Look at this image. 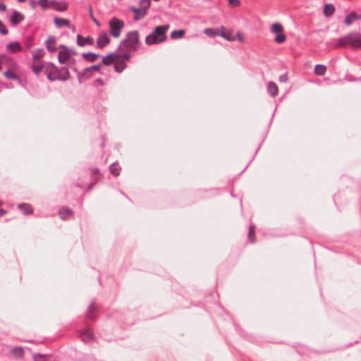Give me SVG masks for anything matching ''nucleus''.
I'll use <instances>...</instances> for the list:
<instances>
[{
    "label": "nucleus",
    "instance_id": "49",
    "mask_svg": "<svg viewBox=\"0 0 361 361\" xmlns=\"http://www.w3.org/2000/svg\"><path fill=\"white\" fill-rule=\"evenodd\" d=\"M20 3H23L24 1H25L26 0H18Z\"/></svg>",
    "mask_w": 361,
    "mask_h": 361
},
{
    "label": "nucleus",
    "instance_id": "16",
    "mask_svg": "<svg viewBox=\"0 0 361 361\" xmlns=\"http://www.w3.org/2000/svg\"><path fill=\"white\" fill-rule=\"evenodd\" d=\"M114 69L118 73L122 72L126 67V65L123 60L120 59L118 56V58L116 59V61H114Z\"/></svg>",
    "mask_w": 361,
    "mask_h": 361
},
{
    "label": "nucleus",
    "instance_id": "33",
    "mask_svg": "<svg viewBox=\"0 0 361 361\" xmlns=\"http://www.w3.org/2000/svg\"><path fill=\"white\" fill-rule=\"evenodd\" d=\"M38 4L44 10L51 8V1H49V0H39Z\"/></svg>",
    "mask_w": 361,
    "mask_h": 361
},
{
    "label": "nucleus",
    "instance_id": "17",
    "mask_svg": "<svg viewBox=\"0 0 361 361\" xmlns=\"http://www.w3.org/2000/svg\"><path fill=\"white\" fill-rule=\"evenodd\" d=\"M327 68L325 65L317 64L314 66V73L316 75L322 76L326 73Z\"/></svg>",
    "mask_w": 361,
    "mask_h": 361
},
{
    "label": "nucleus",
    "instance_id": "23",
    "mask_svg": "<svg viewBox=\"0 0 361 361\" xmlns=\"http://www.w3.org/2000/svg\"><path fill=\"white\" fill-rule=\"evenodd\" d=\"M12 355L17 359H21L24 356V350L21 347H14L11 350Z\"/></svg>",
    "mask_w": 361,
    "mask_h": 361
},
{
    "label": "nucleus",
    "instance_id": "38",
    "mask_svg": "<svg viewBox=\"0 0 361 361\" xmlns=\"http://www.w3.org/2000/svg\"><path fill=\"white\" fill-rule=\"evenodd\" d=\"M229 6L232 8L240 6V1L239 0H228Z\"/></svg>",
    "mask_w": 361,
    "mask_h": 361
},
{
    "label": "nucleus",
    "instance_id": "45",
    "mask_svg": "<svg viewBox=\"0 0 361 361\" xmlns=\"http://www.w3.org/2000/svg\"><path fill=\"white\" fill-rule=\"evenodd\" d=\"M6 214V211L0 208V216H2L3 215Z\"/></svg>",
    "mask_w": 361,
    "mask_h": 361
},
{
    "label": "nucleus",
    "instance_id": "2",
    "mask_svg": "<svg viewBox=\"0 0 361 361\" xmlns=\"http://www.w3.org/2000/svg\"><path fill=\"white\" fill-rule=\"evenodd\" d=\"M169 29V25L157 26L152 33L145 37V43L152 45L165 41L166 39V33Z\"/></svg>",
    "mask_w": 361,
    "mask_h": 361
},
{
    "label": "nucleus",
    "instance_id": "5",
    "mask_svg": "<svg viewBox=\"0 0 361 361\" xmlns=\"http://www.w3.org/2000/svg\"><path fill=\"white\" fill-rule=\"evenodd\" d=\"M271 31L276 34L275 42L277 43H283L286 41V37L283 34V27L281 23H274L271 26Z\"/></svg>",
    "mask_w": 361,
    "mask_h": 361
},
{
    "label": "nucleus",
    "instance_id": "15",
    "mask_svg": "<svg viewBox=\"0 0 361 361\" xmlns=\"http://www.w3.org/2000/svg\"><path fill=\"white\" fill-rule=\"evenodd\" d=\"M44 51L42 49H37L32 51L33 63H36L44 56Z\"/></svg>",
    "mask_w": 361,
    "mask_h": 361
},
{
    "label": "nucleus",
    "instance_id": "36",
    "mask_svg": "<svg viewBox=\"0 0 361 361\" xmlns=\"http://www.w3.org/2000/svg\"><path fill=\"white\" fill-rule=\"evenodd\" d=\"M111 172L113 175L115 176H117L119 175L120 169H118V165L114 164L110 167Z\"/></svg>",
    "mask_w": 361,
    "mask_h": 361
},
{
    "label": "nucleus",
    "instance_id": "35",
    "mask_svg": "<svg viewBox=\"0 0 361 361\" xmlns=\"http://www.w3.org/2000/svg\"><path fill=\"white\" fill-rule=\"evenodd\" d=\"M48 71H51L52 73V75H57L58 74L57 68L51 63L49 65L46 70L47 75L48 74Z\"/></svg>",
    "mask_w": 361,
    "mask_h": 361
},
{
    "label": "nucleus",
    "instance_id": "7",
    "mask_svg": "<svg viewBox=\"0 0 361 361\" xmlns=\"http://www.w3.org/2000/svg\"><path fill=\"white\" fill-rule=\"evenodd\" d=\"M79 334H80V337L81 338V340L84 343H90L92 341H93L94 338L93 331L89 328L80 330Z\"/></svg>",
    "mask_w": 361,
    "mask_h": 361
},
{
    "label": "nucleus",
    "instance_id": "12",
    "mask_svg": "<svg viewBox=\"0 0 361 361\" xmlns=\"http://www.w3.org/2000/svg\"><path fill=\"white\" fill-rule=\"evenodd\" d=\"M51 8H53L58 11H64L68 8V4L63 1L58 2L56 1H51Z\"/></svg>",
    "mask_w": 361,
    "mask_h": 361
},
{
    "label": "nucleus",
    "instance_id": "27",
    "mask_svg": "<svg viewBox=\"0 0 361 361\" xmlns=\"http://www.w3.org/2000/svg\"><path fill=\"white\" fill-rule=\"evenodd\" d=\"M185 35V30H173L171 33V38L173 39H180Z\"/></svg>",
    "mask_w": 361,
    "mask_h": 361
},
{
    "label": "nucleus",
    "instance_id": "40",
    "mask_svg": "<svg viewBox=\"0 0 361 361\" xmlns=\"http://www.w3.org/2000/svg\"><path fill=\"white\" fill-rule=\"evenodd\" d=\"M0 32L3 35H6L8 33V30L1 21H0Z\"/></svg>",
    "mask_w": 361,
    "mask_h": 361
},
{
    "label": "nucleus",
    "instance_id": "26",
    "mask_svg": "<svg viewBox=\"0 0 361 361\" xmlns=\"http://www.w3.org/2000/svg\"><path fill=\"white\" fill-rule=\"evenodd\" d=\"M203 32L209 37H214L216 36L219 35L220 30L219 31L214 28L207 27L204 30Z\"/></svg>",
    "mask_w": 361,
    "mask_h": 361
},
{
    "label": "nucleus",
    "instance_id": "37",
    "mask_svg": "<svg viewBox=\"0 0 361 361\" xmlns=\"http://www.w3.org/2000/svg\"><path fill=\"white\" fill-rule=\"evenodd\" d=\"M235 39H238L240 42L241 43H245V35L244 34L240 32V31H238L237 33H236V35H235Z\"/></svg>",
    "mask_w": 361,
    "mask_h": 361
},
{
    "label": "nucleus",
    "instance_id": "41",
    "mask_svg": "<svg viewBox=\"0 0 361 361\" xmlns=\"http://www.w3.org/2000/svg\"><path fill=\"white\" fill-rule=\"evenodd\" d=\"M29 4L32 9L35 8L36 6V1L35 0H30Z\"/></svg>",
    "mask_w": 361,
    "mask_h": 361
},
{
    "label": "nucleus",
    "instance_id": "43",
    "mask_svg": "<svg viewBox=\"0 0 361 361\" xmlns=\"http://www.w3.org/2000/svg\"><path fill=\"white\" fill-rule=\"evenodd\" d=\"M100 67H101L100 65H97V66H94L91 67L90 68L94 71H99Z\"/></svg>",
    "mask_w": 361,
    "mask_h": 361
},
{
    "label": "nucleus",
    "instance_id": "22",
    "mask_svg": "<svg viewBox=\"0 0 361 361\" xmlns=\"http://www.w3.org/2000/svg\"><path fill=\"white\" fill-rule=\"evenodd\" d=\"M267 90L269 93L273 97H275L278 94L279 88L277 85L274 82H269Z\"/></svg>",
    "mask_w": 361,
    "mask_h": 361
},
{
    "label": "nucleus",
    "instance_id": "9",
    "mask_svg": "<svg viewBox=\"0 0 361 361\" xmlns=\"http://www.w3.org/2000/svg\"><path fill=\"white\" fill-rule=\"evenodd\" d=\"M219 36L222 37L224 39L229 42H233L235 40V37L233 35V30L227 29L224 26H221L220 27Z\"/></svg>",
    "mask_w": 361,
    "mask_h": 361
},
{
    "label": "nucleus",
    "instance_id": "42",
    "mask_svg": "<svg viewBox=\"0 0 361 361\" xmlns=\"http://www.w3.org/2000/svg\"><path fill=\"white\" fill-rule=\"evenodd\" d=\"M6 10V6L4 3L0 2V11H5Z\"/></svg>",
    "mask_w": 361,
    "mask_h": 361
},
{
    "label": "nucleus",
    "instance_id": "29",
    "mask_svg": "<svg viewBox=\"0 0 361 361\" xmlns=\"http://www.w3.org/2000/svg\"><path fill=\"white\" fill-rule=\"evenodd\" d=\"M18 208L24 214H30L33 212L32 207L28 204H19Z\"/></svg>",
    "mask_w": 361,
    "mask_h": 361
},
{
    "label": "nucleus",
    "instance_id": "1",
    "mask_svg": "<svg viewBox=\"0 0 361 361\" xmlns=\"http://www.w3.org/2000/svg\"><path fill=\"white\" fill-rule=\"evenodd\" d=\"M349 45L353 49H361V33L351 32L337 40L336 47L341 48Z\"/></svg>",
    "mask_w": 361,
    "mask_h": 361
},
{
    "label": "nucleus",
    "instance_id": "21",
    "mask_svg": "<svg viewBox=\"0 0 361 361\" xmlns=\"http://www.w3.org/2000/svg\"><path fill=\"white\" fill-rule=\"evenodd\" d=\"M77 43L79 46L82 47L86 45L87 44H92L93 43V39L90 37H83L81 35H78L77 37Z\"/></svg>",
    "mask_w": 361,
    "mask_h": 361
},
{
    "label": "nucleus",
    "instance_id": "44",
    "mask_svg": "<svg viewBox=\"0 0 361 361\" xmlns=\"http://www.w3.org/2000/svg\"><path fill=\"white\" fill-rule=\"evenodd\" d=\"M96 82L98 83L99 85L102 86L104 85V82L103 81L102 79L101 78H98L97 80H96Z\"/></svg>",
    "mask_w": 361,
    "mask_h": 361
},
{
    "label": "nucleus",
    "instance_id": "19",
    "mask_svg": "<svg viewBox=\"0 0 361 361\" xmlns=\"http://www.w3.org/2000/svg\"><path fill=\"white\" fill-rule=\"evenodd\" d=\"M335 12V7L331 4L324 5L323 13L326 17L331 16Z\"/></svg>",
    "mask_w": 361,
    "mask_h": 361
},
{
    "label": "nucleus",
    "instance_id": "20",
    "mask_svg": "<svg viewBox=\"0 0 361 361\" xmlns=\"http://www.w3.org/2000/svg\"><path fill=\"white\" fill-rule=\"evenodd\" d=\"M59 214L61 218L63 220L70 219L73 215L72 211L68 208L61 209Z\"/></svg>",
    "mask_w": 361,
    "mask_h": 361
},
{
    "label": "nucleus",
    "instance_id": "28",
    "mask_svg": "<svg viewBox=\"0 0 361 361\" xmlns=\"http://www.w3.org/2000/svg\"><path fill=\"white\" fill-rule=\"evenodd\" d=\"M54 23H55V25L58 27H63V26H68L69 20L67 19H64V18H55Z\"/></svg>",
    "mask_w": 361,
    "mask_h": 361
},
{
    "label": "nucleus",
    "instance_id": "48",
    "mask_svg": "<svg viewBox=\"0 0 361 361\" xmlns=\"http://www.w3.org/2000/svg\"><path fill=\"white\" fill-rule=\"evenodd\" d=\"M286 76H281L280 77V81L283 82L286 81Z\"/></svg>",
    "mask_w": 361,
    "mask_h": 361
},
{
    "label": "nucleus",
    "instance_id": "32",
    "mask_svg": "<svg viewBox=\"0 0 361 361\" xmlns=\"http://www.w3.org/2000/svg\"><path fill=\"white\" fill-rule=\"evenodd\" d=\"M255 227L254 226H250L249 228L248 238L251 243H254L255 241Z\"/></svg>",
    "mask_w": 361,
    "mask_h": 361
},
{
    "label": "nucleus",
    "instance_id": "3",
    "mask_svg": "<svg viewBox=\"0 0 361 361\" xmlns=\"http://www.w3.org/2000/svg\"><path fill=\"white\" fill-rule=\"evenodd\" d=\"M140 35L137 31L129 32L126 38L121 42L120 49L123 50V47L129 51H136L140 43Z\"/></svg>",
    "mask_w": 361,
    "mask_h": 361
},
{
    "label": "nucleus",
    "instance_id": "50",
    "mask_svg": "<svg viewBox=\"0 0 361 361\" xmlns=\"http://www.w3.org/2000/svg\"><path fill=\"white\" fill-rule=\"evenodd\" d=\"M90 16H91V18H92L93 15H92V12L91 11H90Z\"/></svg>",
    "mask_w": 361,
    "mask_h": 361
},
{
    "label": "nucleus",
    "instance_id": "13",
    "mask_svg": "<svg viewBox=\"0 0 361 361\" xmlns=\"http://www.w3.org/2000/svg\"><path fill=\"white\" fill-rule=\"evenodd\" d=\"M130 10L135 13V20H139L142 19L147 13V11L141 8L131 7Z\"/></svg>",
    "mask_w": 361,
    "mask_h": 361
},
{
    "label": "nucleus",
    "instance_id": "8",
    "mask_svg": "<svg viewBox=\"0 0 361 361\" xmlns=\"http://www.w3.org/2000/svg\"><path fill=\"white\" fill-rule=\"evenodd\" d=\"M58 59L61 63H67L71 59L70 51L65 47H62L59 51Z\"/></svg>",
    "mask_w": 361,
    "mask_h": 361
},
{
    "label": "nucleus",
    "instance_id": "46",
    "mask_svg": "<svg viewBox=\"0 0 361 361\" xmlns=\"http://www.w3.org/2000/svg\"><path fill=\"white\" fill-rule=\"evenodd\" d=\"M123 58L125 59V60H128L130 59V55L128 54H125L123 56Z\"/></svg>",
    "mask_w": 361,
    "mask_h": 361
},
{
    "label": "nucleus",
    "instance_id": "14",
    "mask_svg": "<svg viewBox=\"0 0 361 361\" xmlns=\"http://www.w3.org/2000/svg\"><path fill=\"white\" fill-rule=\"evenodd\" d=\"M23 19L24 16L21 13L15 11L10 18V21L13 25H17L23 20Z\"/></svg>",
    "mask_w": 361,
    "mask_h": 361
},
{
    "label": "nucleus",
    "instance_id": "4",
    "mask_svg": "<svg viewBox=\"0 0 361 361\" xmlns=\"http://www.w3.org/2000/svg\"><path fill=\"white\" fill-rule=\"evenodd\" d=\"M124 22L116 18H113L109 22V32L114 38L121 35V30L124 27Z\"/></svg>",
    "mask_w": 361,
    "mask_h": 361
},
{
    "label": "nucleus",
    "instance_id": "39",
    "mask_svg": "<svg viewBox=\"0 0 361 361\" xmlns=\"http://www.w3.org/2000/svg\"><path fill=\"white\" fill-rule=\"evenodd\" d=\"M4 75L8 79H13L16 78L15 74L12 71H5Z\"/></svg>",
    "mask_w": 361,
    "mask_h": 361
},
{
    "label": "nucleus",
    "instance_id": "30",
    "mask_svg": "<svg viewBox=\"0 0 361 361\" xmlns=\"http://www.w3.org/2000/svg\"><path fill=\"white\" fill-rule=\"evenodd\" d=\"M83 56L85 59H87L89 61L94 62L96 61L99 57V55L94 53H86L83 54Z\"/></svg>",
    "mask_w": 361,
    "mask_h": 361
},
{
    "label": "nucleus",
    "instance_id": "11",
    "mask_svg": "<svg viewBox=\"0 0 361 361\" xmlns=\"http://www.w3.org/2000/svg\"><path fill=\"white\" fill-rule=\"evenodd\" d=\"M110 42V39L106 33L99 35L97 39V44L99 48H104Z\"/></svg>",
    "mask_w": 361,
    "mask_h": 361
},
{
    "label": "nucleus",
    "instance_id": "10",
    "mask_svg": "<svg viewBox=\"0 0 361 361\" xmlns=\"http://www.w3.org/2000/svg\"><path fill=\"white\" fill-rule=\"evenodd\" d=\"M361 20V14H358L355 11L350 12L345 18L344 23L346 25H350L355 20Z\"/></svg>",
    "mask_w": 361,
    "mask_h": 361
},
{
    "label": "nucleus",
    "instance_id": "47",
    "mask_svg": "<svg viewBox=\"0 0 361 361\" xmlns=\"http://www.w3.org/2000/svg\"><path fill=\"white\" fill-rule=\"evenodd\" d=\"M92 20L94 22V23L97 25V26H99L100 24L94 18L92 17Z\"/></svg>",
    "mask_w": 361,
    "mask_h": 361
},
{
    "label": "nucleus",
    "instance_id": "34",
    "mask_svg": "<svg viewBox=\"0 0 361 361\" xmlns=\"http://www.w3.org/2000/svg\"><path fill=\"white\" fill-rule=\"evenodd\" d=\"M140 8L144 9L145 11L149 8L150 6L149 0H140Z\"/></svg>",
    "mask_w": 361,
    "mask_h": 361
},
{
    "label": "nucleus",
    "instance_id": "24",
    "mask_svg": "<svg viewBox=\"0 0 361 361\" xmlns=\"http://www.w3.org/2000/svg\"><path fill=\"white\" fill-rule=\"evenodd\" d=\"M47 49L51 51L54 52L56 50V41L53 37H49L46 42Z\"/></svg>",
    "mask_w": 361,
    "mask_h": 361
},
{
    "label": "nucleus",
    "instance_id": "18",
    "mask_svg": "<svg viewBox=\"0 0 361 361\" xmlns=\"http://www.w3.org/2000/svg\"><path fill=\"white\" fill-rule=\"evenodd\" d=\"M6 48L12 53L18 52L22 49L21 45L20 44L19 42H17L9 43L6 46Z\"/></svg>",
    "mask_w": 361,
    "mask_h": 361
},
{
    "label": "nucleus",
    "instance_id": "31",
    "mask_svg": "<svg viewBox=\"0 0 361 361\" xmlns=\"http://www.w3.org/2000/svg\"><path fill=\"white\" fill-rule=\"evenodd\" d=\"M32 71L35 73V74H39L40 73L43 68H44V65L42 63H38L37 62L36 63H33V65H32Z\"/></svg>",
    "mask_w": 361,
    "mask_h": 361
},
{
    "label": "nucleus",
    "instance_id": "25",
    "mask_svg": "<svg viewBox=\"0 0 361 361\" xmlns=\"http://www.w3.org/2000/svg\"><path fill=\"white\" fill-rule=\"evenodd\" d=\"M117 58H118V55L109 54L103 58L102 63L104 65L109 66V65L114 63V61H116V59H117Z\"/></svg>",
    "mask_w": 361,
    "mask_h": 361
},
{
    "label": "nucleus",
    "instance_id": "6",
    "mask_svg": "<svg viewBox=\"0 0 361 361\" xmlns=\"http://www.w3.org/2000/svg\"><path fill=\"white\" fill-rule=\"evenodd\" d=\"M69 72L66 68H62L61 70L58 71L57 75H52V73L51 71H48L47 78L49 80H66L69 78Z\"/></svg>",
    "mask_w": 361,
    "mask_h": 361
}]
</instances>
